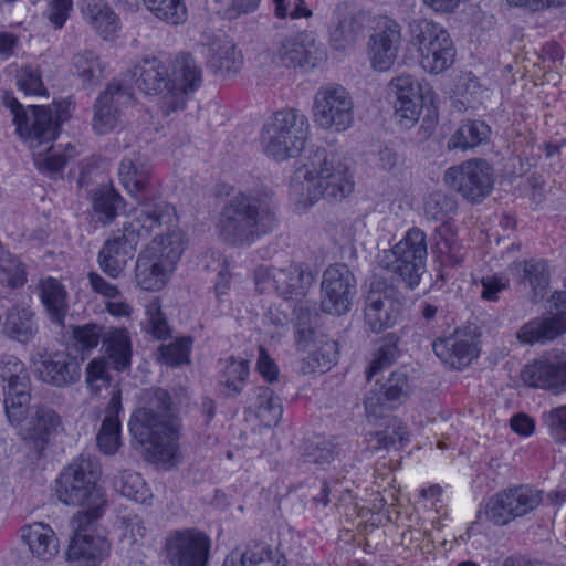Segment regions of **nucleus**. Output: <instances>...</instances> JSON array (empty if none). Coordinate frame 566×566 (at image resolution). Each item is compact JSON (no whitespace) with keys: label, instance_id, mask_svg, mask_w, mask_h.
<instances>
[{"label":"nucleus","instance_id":"obj_1","mask_svg":"<svg viewBox=\"0 0 566 566\" xmlns=\"http://www.w3.org/2000/svg\"><path fill=\"white\" fill-rule=\"evenodd\" d=\"M175 405L170 394L163 388H150L144 394L143 405L129 420V431L139 443L146 459L153 463L175 464L178 429L175 422Z\"/></svg>","mask_w":566,"mask_h":566},{"label":"nucleus","instance_id":"obj_2","mask_svg":"<svg viewBox=\"0 0 566 566\" xmlns=\"http://www.w3.org/2000/svg\"><path fill=\"white\" fill-rule=\"evenodd\" d=\"M6 106L13 116L17 134L32 149L35 167L46 174L61 171L72 158L75 148L67 144L65 154H62L60 147L56 148L52 142L57 137L60 125L65 118L60 112V106H38L30 105L24 107L14 97H7Z\"/></svg>","mask_w":566,"mask_h":566},{"label":"nucleus","instance_id":"obj_3","mask_svg":"<svg viewBox=\"0 0 566 566\" xmlns=\"http://www.w3.org/2000/svg\"><path fill=\"white\" fill-rule=\"evenodd\" d=\"M354 186L348 159L325 147L312 150L307 163L295 171L291 181L292 192L305 206L319 199L342 201L353 192Z\"/></svg>","mask_w":566,"mask_h":566},{"label":"nucleus","instance_id":"obj_4","mask_svg":"<svg viewBox=\"0 0 566 566\" xmlns=\"http://www.w3.org/2000/svg\"><path fill=\"white\" fill-rule=\"evenodd\" d=\"M276 226V208L270 193H240L222 208L217 229L227 243L244 245L269 234Z\"/></svg>","mask_w":566,"mask_h":566},{"label":"nucleus","instance_id":"obj_5","mask_svg":"<svg viewBox=\"0 0 566 566\" xmlns=\"http://www.w3.org/2000/svg\"><path fill=\"white\" fill-rule=\"evenodd\" d=\"M176 221L175 208L167 202L140 209L139 213L123 227V230L103 244L98 252V264L102 271L111 277H118L140 240L148 239L157 229L170 230Z\"/></svg>","mask_w":566,"mask_h":566},{"label":"nucleus","instance_id":"obj_6","mask_svg":"<svg viewBox=\"0 0 566 566\" xmlns=\"http://www.w3.org/2000/svg\"><path fill=\"white\" fill-rule=\"evenodd\" d=\"M101 475L98 459L90 453H81L57 476V499L65 505L85 507L77 513L99 518L106 505L104 492L97 484Z\"/></svg>","mask_w":566,"mask_h":566},{"label":"nucleus","instance_id":"obj_7","mask_svg":"<svg viewBox=\"0 0 566 566\" xmlns=\"http://www.w3.org/2000/svg\"><path fill=\"white\" fill-rule=\"evenodd\" d=\"M153 234L151 243L139 253L135 268L136 282L145 291L165 286L186 247L185 235L177 223L170 230L157 229Z\"/></svg>","mask_w":566,"mask_h":566},{"label":"nucleus","instance_id":"obj_8","mask_svg":"<svg viewBox=\"0 0 566 566\" xmlns=\"http://www.w3.org/2000/svg\"><path fill=\"white\" fill-rule=\"evenodd\" d=\"M308 135L305 114L295 108L279 111L263 126L264 153L277 161L295 158L305 148Z\"/></svg>","mask_w":566,"mask_h":566},{"label":"nucleus","instance_id":"obj_9","mask_svg":"<svg viewBox=\"0 0 566 566\" xmlns=\"http://www.w3.org/2000/svg\"><path fill=\"white\" fill-rule=\"evenodd\" d=\"M427 255L426 233L419 228H412L392 249L379 255V265L413 290L426 271Z\"/></svg>","mask_w":566,"mask_h":566},{"label":"nucleus","instance_id":"obj_10","mask_svg":"<svg viewBox=\"0 0 566 566\" xmlns=\"http://www.w3.org/2000/svg\"><path fill=\"white\" fill-rule=\"evenodd\" d=\"M409 34L410 43L420 53V63L426 71L439 74L453 64L455 48L442 25L427 19H415L409 23Z\"/></svg>","mask_w":566,"mask_h":566},{"label":"nucleus","instance_id":"obj_11","mask_svg":"<svg viewBox=\"0 0 566 566\" xmlns=\"http://www.w3.org/2000/svg\"><path fill=\"white\" fill-rule=\"evenodd\" d=\"M403 296L386 279L374 275L364 298V318L374 333L394 326L403 308Z\"/></svg>","mask_w":566,"mask_h":566},{"label":"nucleus","instance_id":"obj_12","mask_svg":"<svg viewBox=\"0 0 566 566\" xmlns=\"http://www.w3.org/2000/svg\"><path fill=\"white\" fill-rule=\"evenodd\" d=\"M73 335L82 350H91L102 340V349L114 369L122 371L130 366L132 343L126 329L86 324L75 327Z\"/></svg>","mask_w":566,"mask_h":566},{"label":"nucleus","instance_id":"obj_13","mask_svg":"<svg viewBox=\"0 0 566 566\" xmlns=\"http://www.w3.org/2000/svg\"><path fill=\"white\" fill-rule=\"evenodd\" d=\"M254 281L260 293L274 291L285 300H298L306 294L313 275L304 264L291 262L283 268H256Z\"/></svg>","mask_w":566,"mask_h":566},{"label":"nucleus","instance_id":"obj_14","mask_svg":"<svg viewBox=\"0 0 566 566\" xmlns=\"http://www.w3.org/2000/svg\"><path fill=\"white\" fill-rule=\"evenodd\" d=\"M444 182L463 199L478 203L491 193L494 171L484 159H469L448 168L444 172Z\"/></svg>","mask_w":566,"mask_h":566},{"label":"nucleus","instance_id":"obj_15","mask_svg":"<svg viewBox=\"0 0 566 566\" xmlns=\"http://www.w3.org/2000/svg\"><path fill=\"white\" fill-rule=\"evenodd\" d=\"M313 118L323 129L345 132L354 122V102L340 85L321 87L314 97Z\"/></svg>","mask_w":566,"mask_h":566},{"label":"nucleus","instance_id":"obj_16","mask_svg":"<svg viewBox=\"0 0 566 566\" xmlns=\"http://www.w3.org/2000/svg\"><path fill=\"white\" fill-rule=\"evenodd\" d=\"M541 502V491L530 485H516L493 495L486 503L484 514L490 522L506 525L534 511Z\"/></svg>","mask_w":566,"mask_h":566},{"label":"nucleus","instance_id":"obj_17","mask_svg":"<svg viewBox=\"0 0 566 566\" xmlns=\"http://www.w3.org/2000/svg\"><path fill=\"white\" fill-rule=\"evenodd\" d=\"M98 518H93L84 513H76L71 520L73 537L71 538L66 551V559L78 566L99 563L109 551V544L104 536L94 532V523Z\"/></svg>","mask_w":566,"mask_h":566},{"label":"nucleus","instance_id":"obj_18","mask_svg":"<svg viewBox=\"0 0 566 566\" xmlns=\"http://www.w3.org/2000/svg\"><path fill=\"white\" fill-rule=\"evenodd\" d=\"M321 289L323 312L340 316L350 310L356 294V279L345 263L332 264L323 273Z\"/></svg>","mask_w":566,"mask_h":566},{"label":"nucleus","instance_id":"obj_19","mask_svg":"<svg viewBox=\"0 0 566 566\" xmlns=\"http://www.w3.org/2000/svg\"><path fill=\"white\" fill-rule=\"evenodd\" d=\"M210 539L196 528L175 530L165 541L167 558L172 566H206Z\"/></svg>","mask_w":566,"mask_h":566},{"label":"nucleus","instance_id":"obj_20","mask_svg":"<svg viewBox=\"0 0 566 566\" xmlns=\"http://www.w3.org/2000/svg\"><path fill=\"white\" fill-rule=\"evenodd\" d=\"M118 178L126 191L139 203L155 206L150 200L159 196L158 181L153 175L151 166L137 153L122 159ZM156 202V205L161 203Z\"/></svg>","mask_w":566,"mask_h":566},{"label":"nucleus","instance_id":"obj_21","mask_svg":"<svg viewBox=\"0 0 566 566\" xmlns=\"http://www.w3.org/2000/svg\"><path fill=\"white\" fill-rule=\"evenodd\" d=\"M202 81V73L195 59L184 53L174 62L172 77H170V90L161 97V111L168 116L174 112L184 109L186 96L189 92L196 91Z\"/></svg>","mask_w":566,"mask_h":566},{"label":"nucleus","instance_id":"obj_22","mask_svg":"<svg viewBox=\"0 0 566 566\" xmlns=\"http://www.w3.org/2000/svg\"><path fill=\"white\" fill-rule=\"evenodd\" d=\"M133 93L119 82H112L101 93L94 106L93 129L105 135L115 129L119 123L122 107L129 104Z\"/></svg>","mask_w":566,"mask_h":566},{"label":"nucleus","instance_id":"obj_23","mask_svg":"<svg viewBox=\"0 0 566 566\" xmlns=\"http://www.w3.org/2000/svg\"><path fill=\"white\" fill-rule=\"evenodd\" d=\"M401 25L392 19H384L369 39V59L371 66L380 72L395 63L401 46Z\"/></svg>","mask_w":566,"mask_h":566},{"label":"nucleus","instance_id":"obj_24","mask_svg":"<svg viewBox=\"0 0 566 566\" xmlns=\"http://www.w3.org/2000/svg\"><path fill=\"white\" fill-rule=\"evenodd\" d=\"M390 86L396 94L395 117L403 128H411L422 112L421 85L409 74L391 80Z\"/></svg>","mask_w":566,"mask_h":566},{"label":"nucleus","instance_id":"obj_25","mask_svg":"<svg viewBox=\"0 0 566 566\" xmlns=\"http://www.w3.org/2000/svg\"><path fill=\"white\" fill-rule=\"evenodd\" d=\"M136 87L146 95H163L170 90L169 65L155 55L139 60L130 70Z\"/></svg>","mask_w":566,"mask_h":566},{"label":"nucleus","instance_id":"obj_26","mask_svg":"<svg viewBox=\"0 0 566 566\" xmlns=\"http://www.w3.org/2000/svg\"><path fill=\"white\" fill-rule=\"evenodd\" d=\"M20 433L25 440L34 442L35 447L43 449L62 430L61 417L49 407H33L24 416L20 424Z\"/></svg>","mask_w":566,"mask_h":566},{"label":"nucleus","instance_id":"obj_27","mask_svg":"<svg viewBox=\"0 0 566 566\" xmlns=\"http://www.w3.org/2000/svg\"><path fill=\"white\" fill-rule=\"evenodd\" d=\"M364 29V15L347 2H342L334 9L329 35L337 50H344L356 43Z\"/></svg>","mask_w":566,"mask_h":566},{"label":"nucleus","instance_id":"obj_28","mask_svg":"<svg viewBox=\"0 0 566 566\" xmlns=\"http://www.w3.org/2000/svg\"><path fill=\"white\" fill-rule=\"evenodd\" d=\"M38 373L40 378L54 387H67L81 377V365L76 357L66 353L42 356Z\"/></svg>","mask_w":566,"mask_h":566},{"label":"nucleus","instance_id":"obj_29","mask_svg":"<svg viewBox=\"0 0 566 566\" xmlns=\"http://www.w3.org/2000/svg\"><path fill=\"white\" fill-rule=\"evenodd\" d=\"M522 379L532 387L566 391V357L536 360L522 371Z\"/></svg>","mask_w":566,"mask_h":566},{"label":"nucleus","instance_id":"obj_30","mask_svg":"<svg viewBox=\"0 0 566 566\" xmlns=\"http://www.w3.org/2000/svg\"><path fill=\"white\" fill-rule=\"evenodd\" d=\"M432 348L442 363L454 369L467 367L479 355L472 338L460 333L436 340Z\"/></svg>","mask_w":566,"mask_h":566},{"label":"nucleus","instance_id":"obj_31","mask_svg":"<svg viewBox=\"0 0 566 566\" xmlns=\"http://www.w3.org/2000/svg\"><path fill=\"white\" fill-rule=\"evenodd\" d=\"M511 273L517 279L518 284L530 286L532 290L531 302L538 303L548 287L549 275L544 260L513 262L510 265Z\"/></svg>","mask_w":566,"mask_h":566},{"label":"nucleus","instance_id":"obj_32","mask_svg":"<svg viewBox=\"0 0 566 566\" xmlns=\"http://www.w3.org/2000/svg\"><path fill=\"white\" fill-rule=\"evenodd\" d=\"M21 539L40 560H51L59 553L54 531L44 523H33L21 528Z\"/></svg>","mask_w":566,"mask_h":566},{"label":"nucleus","instance_id":"obj_33","mask_svg":"<svg viewBox=\"0 0 566 566\" xmlns=\"http://www.w3.org/2000/svg\"><path fill=\"white\" fill-rule=\"evenodd\" d=\"M4 409L11 424H20L28 415L30 402V378L22 375L20 379L3 386Z\"/></svg>","mask_w":566,"mask_h":566},{"label":"nucleus","instance_id":"obj_34","mask_svg":"<svg viewBox=\"0 0 566 566\" xmlns=\"http://www.w3.org/2000/svg\"><path fill=\"white\" fill-rule=\"evenodd\" d=\"M565 324L556 322L548 313L525 323L517 332L516 337L524 344H545L564 335Z\"/></svg>","mask_w":566,"mask_h":566},{"label":"nucleus","instance_id":"obj_35","mask_svg":"<svg viewBox=\"0 0 566 566\" xmlns=\"http://www.w3.org/2000/svg\"><path fill=\"white\" fill-rule=\"evenodd\" d=\"M122 410L119 390L112 392L101 430L97 434V446L106 454H114L119 447L120 422L118 415Z\"/></svg>","mask_w":566,"mask_h":566},{"label":"nucleus","instance_id":"obj_36","mask_svg":"<svg viewBox=\"0 0 566 566\" xmlns=\"http://www.w3.org/2000/svg\"><path fill=\"white\" fill-rule=\"evenodd\" d=\"M490 126L480 119H463L448 140L449 150H470L489 140Z\"/></svg>","mask_w":566,"mask_h":566},{"label":"nucleus","instance_id":"obj_37","mask_svg":"<svg viewBox=\"0 0 566 566\" xmlns=\"http://www.w3.org/2000/svg\"><path fill=\"white\" fill-rule=\"evenodd\" d=\"M33 313L24 307L8 311L2 332L6 336L20 343H28L38 332Z\"/></svg>","mask_w":566,"mask_h":566},{"label":"nucleus","instance_id":"obj_38","mask_svg":"<svg viewBox=\"0 0 566 566\" xmlns=\"http://www.w3.org/2000/svg\"><path fill=\"white\" fill-rule=\"evenodd\" d=\"M409 440V434L403 422L398 418L387 420L382 430L370 432L367 438L368 448L378 450L399 449Z\"/></svg>","mask_w":566,"mask_h":566},{"label":"nucleus","instance_id":"obj_39","mask_svg":"<svg viewBox=\"0 0 566 566\" xmlns=\"http://www.w3.org/2000/svg\"><path fill=\"white\" fill-rule=\"evenodd\" d=\"M40 297L51 318L62 324L67 310L66 291L64 286L53 277L40 281Z\"/></svg>","mask_w":566,"mask_h":566},{"label":"nucleus","instance_id":"obj_40","mask_svg":"<svg viewBox=\"0 0 566 566\" xmlns=\"http://www.w3.org/2000/svg\"><path fill=\"white\" fill-rule=\"evenodd\" d=\"M242 64V56L231 42L214 43L211 46L209 66L221 76L237 73Z\"/></svg>","mask_w":566,"mask_h":566},{"label":"nucleus","instance_id":"obj_41","mask_svg":"<svg viewBox=\"0 0 566 566\" xmlns=\"http://www.w3.org/2000/svg\"><path fill=\"white\" fill-rule=\"evenodd\" d=\"M142 3L155 18L169 25L184 24L188 19L185 0H142Z\"/></svg>","mask_w":566,"mask_h":566},{"label":"nucleus","instance_id":"obj_42","mask_svg":"<svg viewBox=\"0 0 566 566\" xmlns=\"http://www.w3.org/2000/svg\"><path fill=\"white\" fill-rule=\"evenodd\" d=\"M271 556V546L259 541H250L243 548L235 547L224 558L222 566H258Z\"/></svg>","mask_w":566,"mask_h":566},{"label":"nucleus","instance_id":"obj_43","mask_svg":"<svg viewBox=\"0 0 566 566\" xmlns=\"http://www.w3.org/2000/svg\"><path fill=\"white\" fill-rule=\"evenodd\" d=\"M248 376L249 366L247 360H238L234 357L227 358L219 378L220 385L224 388V395L228 397L240 395Z\"/></svg>","mask_w":566,"mask_h":566},{"label":"nucleus","instance_id":"obj_44","mask_svg":"<svg viewBox=\"0 0 566 566\" xmlns=\"http://www.w3.org/2000/svg\"><path fill=\"white\" fill-rule=\"evenodd\" d=\"M73 73L78 76L84 85L97 84L103 77V66L98 55L92 50H80L71 62Z\"/></svg>","mask_w":566,"mask_h":566},{"label":"nucleus","instance_id":"obj_45","mask_svg":"<svg viewBox=\"0 0 566 566\" xmlns=\"http://www.w3.org/2000/svg\"><path fill=\"white\" fill-rule=\"evenodd\" d=\"M122 202L120 195L108 185L98 187L92 195L94 212L104 222H111L116 218Z\"/></svg>","mask_w":566,"mask_h":566},{"label":"nucleus","instance_id":"obj_46","mask_svg":"<svg viewBox=\"0 0 566 566\" xmlns=\"http://www.w3.org/2000/svg\"><path fill=\"white\" fill-rule=\"evenodd\" d=\"M256 416L268 427L276 426L282 418L281 399L269 387H259L256 394Z\"/></svg>","mask_w":566,"mask_h":566},{"label":"nucleus","instance_id":"obj_47","mask_svg":"<svg viewBox=\"0 0 566 566\" xmlns=\"http://www.w3.org/2000/svg\"><path fill=\"white\" fill-rule=\"evenodd\" d=\"M310 48L303 35L286 38L277 50V59L286 67L303 66L308 62Z\"/></svg>","mask_w":566,"mask_h":566},{"label":"nucleus","instance_id":"obj_48","mask_svg":"<svg viewBox=\"0 0 566 566\" xmlns=\"http://www.w3.org/2000/svg\"><path fill=\"white\" fill-rule=\"evenodd\" d=\"M116 488L120 494L137 503H146L151 493L142 475L133 471H123L116 480Z\"/></svg>","mask_w":566,"mask_h":566},{"label":"nucleus","instance_id":"obj_49","mask_svg":"<svg viewBox=\"0 0 566 566\" xmlns=\"http://www.w3.org/2000/svg\"><path fill=\"white\" fill-rule=\"evenodd\" d=\"M27 282L23 264L10 252L0 247V284L12 289Z\"/></svg>","mask_w":566,"mask_h":566},{"label":"nucleus","instance_id":"obj_50","mask_svg":"<svg viewBox=\"0 0 566 566\" xmlns=\"http://www.w3.org/2000/svg\"><path fill=\"white\" fill-rule=\"evenodd\" d=\"M457 210V200L442 191H433L424 200V214L431 220H444Z\"/></svg>","mask_w":566,"mask_h":566},{"label":"nucleus","instance_id":"obj_51","mask_svg":"<svg viewBox=\"0 0 566 566\" xmlns=\"http://www.w3.org/2000/svg\"><path fill=\"white\" fill-rule=\"evenodd\" d=\"M398 338L395 335H388L380 344L375 356L366 371L367 379L370 380L384 368L390 366L398 357Z\"/></svg>","mask_w":566,"mask_h":566},{"label":"nucleus","instance_id":"obj_52","mask_svg":"<svg viewBox=\"0 0 566 566\" xmlns=\"http://www.w3.org/2000/svg\"><path fill=\"white\" fill-rule=\"evenodd\" d=\"M336 360L337 344L334 340H326L318 350L313 352L304 359L302 370L303 373H312L318 369L323 373L328 370Z\"/></svg>","mask_w":566,"mask_h":566},{"label":"nucleus","instance_id":"obj_53","mask_svg":"<svg viewBox=\"0 0 566 566\" xmlns=\"http://www.w3.org/2000/svg\"><path fill=\"white\" fill-rule=\"evenodd\" d=\"M336 454L335 444L326 440L306 441L303 450L304 461L318 465L331 463Z\"/></svg>","mask_w":566,"mask_h":566},{"label":"nucleus","instance_id":"obj_54","mask_svg":"<svg viewBox=\"0 0 566 566\" xmlns=\"http://www.w3.org/2000/svg\"><path fill=\"white\" fill-rule=\"evenodd\" d=\"M377 386L384 394L386 401L391 403L398 401L401 397L407 396L409 392V381L407 374L401 370L391 373L390 377L386 380L385 384H379L377 381Z\"/></svg>","mask_w":566,"mask_h":566},{"label":"nucleus","instance_id":"obj_55","mask_svg":"<svg viewBox=\"0 0 566 566\" xmlns=\"http://www.w3.org/2000/svg\"><path fill=\"white\" fill-rule=\"evenodd\" d=\"M542 419L552 438L558 443H566V405L544 412Z\"/></svg>","mask_w":566,"mask_h":566},{"label":"nucleus","instance_id":"obj_56","mask_svg":"<svg viewBox=\"0 0 566 566\" xmlns=\"http://www.w3.org/2000/svg\"><path fill=\"white\" fill-rule=\"evenodd\" d=\"M146 315L150 333L158 339L167 338L170 329L158 298H154L147 304Z\"/></svg>","mask_w":566,"mask_h":566},{"label":"nucleus","instance_id":"obj_57","mask_svg":"<svg viewBox=\"0 0 566 566\" xmlns=\"http://www.w3.org/2000/svg\"><path fill=\"white\" fill-rule=\"evenodd\" d=\"M85 19L104 39L113 34L118 27V18L108 6H105L99 11H95Z\"/></svg>","mask_w":566,"mask_h":566},{"label":"nucleus","instance_id":"obj_58","mask_svg":"<svg viewBox=\"0 0 566 566\" xmlns=\"http://www.w3.org/2000/svg\"><path fill=\"white\" fill-rule=\"evenodd\" d=\"M111 376L107 370L105 358H96L86 367V384L91 391L97 394L103 387H107Z\"/></svg>","mask_w":566,"mask_h":566},{"label":"nucleus","instance_id":"obj_59","mask_svg":"<svg viewBox=\"0 0 566 566\" xmlns=\"http://www.w3.org/2000/svg\"><path fill=\"white\" fill-rule=\"evenodd\" d=\"M17 84L21 91L30 95H45L41 74L38 69L31 66L21 67L17 74Z\"/></svg>","mask_w":566,"mask_h":566},{"label":"nucleus","instance_id":"obj_60","mask_svg":"<svg viewBox=\"0 0 566 566\" xmlns=\"http://www.w3.org/2000/svg\"><path fill=\"white\" fill-rule=\"evenodd\" d=\"M161 358L171 366H179L189 361L190 338H180L175 343L160 347Z\"/></svg>","mask_w":566,"mask_h":566},{"label":"nucleus","instance_id":"obj_61","mask_svg":"<svg viewBox=\"0 0 566 566\" xmlns=\"http://www.w3.org/2000/svg\"><path fill=\"white\" fill-rule=\"evenodd\" d=\"M275 3L276 17L284 19L290 17L291 19L308 18L312 15V11L307 9L304 0H273Z\"/></svg>","mask_w":566,"mask_h":566},{"label":"nucleus","instance_id":"obj_62","mask_svg":"<svg viewBox=\"0 0 566 566\" xmlns=\"http://www.w3.org/2000/svg\"><path fill=\"white\" fill-rule=\"evenodd\" d=\"M481 297L485 301L495 302L499 294L509 289V280L502 275H488L481 279Z\"/></svg>","mask_w":566,"mask_h":566},{"label":"nucleus","instance_id":"obj_63","mask_svg":"<svg viewBox=\"0 0 566 566\" xmlns=\"http://www.w3.org/2000/svg\"><path fill=\"white\" fill-rule=\"evenodd\" d=\"M315 329L310 323V315L301 313L295 324V343L300 350H307L314 342Z\"/></svg>","mask_w":566,"mask_h":566},{"label":"nucleus","instance_id":"obj_64","mask_svg":"<svg viewBox=\"0 0 566 566\" xmlns=\"http://www.w3.org/2000/svg\"><path fill=\"white\" fill-rule=\"evenodd\" d=\"M120 523L124 528L123 536L128 538L130 544L138 543L146 535V527L144 521L137 514H126L120 517Z\"/></svg>","mask_w":566,"mask_h":566}]
</instances>
